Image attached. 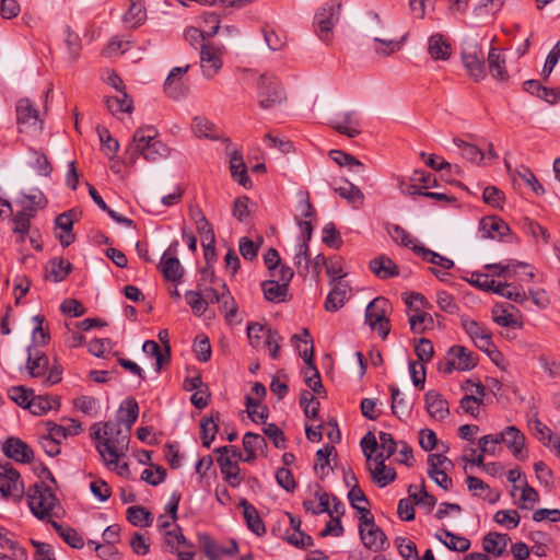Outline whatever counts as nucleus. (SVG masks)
I'll return each instance as SVG.
<instances>
[{"label": "nucleus", "mask_w": 560, "mask_h": 560, "mask_svg": "<svg viewBox=\"0 0 560 560\" xmlns=\"http://www.w3.org/2000/svg\"><path fill=\"white\" fill-rule=\"evenodd\" d=\"M91 438L108 469L115 470L119 476L130 474L127 463L119 464V459L125 457L129 444V435L122 433L119 423L112 421L94 423L91 427Z\"/></svg>", "instance_id": "f257e3e1"}, {"label": "nucleus", "mask_w": 560, "mask_h": 560, "mask_svg": "<svg viewBox=\"0 0 560 560\" xmlns=\"http://www.w3.org/2000/svg\"><path fill=\"white\" fill-rule=\"evenodd\" d=\"M158 135L153 126L138 128L133 133L130 150L151 163L165 159L170 151L167 145L158 139Z\"/></svg>", "instance_id": "f03ea898"}, {"label": "nucleus", "mask_w": 560, "mask_h": 560, "mask_svg": "<svg viewBox=\"0 0 560 560\" xmlns=\"http://www.w3.org/2000/svg\"><path fill=\"white\" fill-rule=\"evenodd\" d=\"M27 501L31 512L40 521H48L56 515L55 508L58 505V499L54 491L44 482H36L27 491Z\"/></svg>", "instance_id": "7ed1b4c3"}, {"label": "nucleus", "mask_w": 560, "mask_h": 560, "mask_svg": "<svg viewBox=\"0 0 560 560\" xmlns=\"http://www.w3.org/2000/svg\"><path fill=\"white\" fill-rule=\"evenodd\" d=\"M341 8L340 0H328L316 11L313 26L315 34L322 42L326 44L331 42L334 27L340 20Z\"/></svg>", "instance_id": "20e7f679"}, {"label": "nucleus", "mask_w": 560, "mask_h": 560, "mask_svg": "<svg viewBox=\"0 0 560 560\" xmlns=\"http://www.w3.org/2000/svg\"><path fill=\"white\" fill-rule=\"evenodd\" d=\"M26 369L32 377H43L45 386H52L62 380L61 366L55 364L49 368L48 357L33 347L27 348Z\"/></svg>", "instance_id": "39448f33"}, {"label": "nucleus", "mask_w": 560, "mask_h": 560, "mask_svg": "<svg viewBox=\"0 0 560 560\" xmlns=\"http://www.w3.org/2000/svg\"><path fill=\"white\" fill-rule=\"evenodd\" d=\"M525 435L521 432L518 428H516L515 425H510L506 427L499 434H488L481 436L479 439V448L483 453L493 455L494 448L488 447V443H492L493 445L503 443L512 452L514 457L522 458L523 448L525 446Z\"/></svg>", "instance_id": "423d86ee"}, {"label": "nucleus", "mask_w": 560, "mask_h": 560, "mask_svg": "<svg viewBox=\"0 0 560 560\" xmlns=\"http://www.w3.org/2000/svg\"><path fill=\"white\" fill-rule=\"evenodd\" d=\"M478 363V355L464 346H452L445 355V361L438 363V370L451 374L454 370L470 371Z\"/></svg>", "instance_id": "0eeeda50"}, {"label": "nucleus", "mask_w": 560, "mask_h": 560, "mask_svg": "<svg viewBox=\"0 0 560 560\" xmlns=\"http://www.w3.org/2000/svg\"><path fill=\"white\" fill-rule=\"evenodd\" d=\"M225 47L207 42L201 43L199 48V66L201 75L207 79H213L223 67V56Z\"/></svg>", "instance_id": "6e6552de"}, {"label": "nucleus", "mask_w": 560, "mask_h": 560, "mask_svg": "<svg viewBox=\"0 0 560 560\" xmlns=\"http://www.w3.org/2000/svg\"><path fill=\"white\" fill-rule=\"evenodd\" d=\"M284 91L278 79L270 73H264L258 81V103L261 108H272L282 103Z\"/></svg>", "instance_id": "1a4fd4ad"}, {"label": "nucleus", "mask_w": 560, "mask_h": 560, "mask_svg": "<svg viewBox=\"0 0 560 560\" xmlns=\"http://www.w3.org/2000/svg\"><path fill=\"white\" fill-rule=\"evenodd\" d=\"M359 532L363 545L375 552L385 550L389 546L386 535L375 525L372 514L360 516Z\"/></svg>", "instance_id": "9d476101"}, {"label": "nucleus", "mask_w": 560, "mask_h": 560, "mask_svg": "<svg viewBox=\"0 0 560 560\" xmlns=\"http://www.w3.org/2000/svg\"><path fill=\"white\" fill-rule=\"evenodd\" d=\"M0 493L5 499L20 500L24 493V485L20 472L11 465H0Z\"/></svg>", "instance_id": "9b49d317"}, {"label": "nucleus", "mask_w": 560, "mask_h": 560, "mask_svg": "<svg viewBox=\"0 0 560 560\" xmlns=\"http://www.w3.org/2000/svg\"><path fill=\"white\" fill-rule=\"evenodd\" d=\"M303 342L305 346L304 350H301V345H298V352L305 363L302 371L304 381L314 393L318 394L323 388V384L319 372L314 363V348L307 346L311 340L304 339Z\"/></svg>", "instance_id": "f8f14e48"}, {"label": "nucleus", "mask_w": 560, "mask_h": 560, "mask_svg": "<svg viewBox=\"0 0 560 560\" xmlns=\"http://www.w3.org/2000/svg\"><path fill=\"white\" fill-rule=\"evenodd\" d=\"M428 475L434 482L444 490H450L453 486L452 479L447 476L446 470L453 467V463L442 454H430L428 456Z\"/></svg>", "instance_id": "ddd939ff"}, {"label": "nucleus", "mask_w": 560, "mask_h": 560, "mask_svg": "<svg viewBox=\"0 0 560 560\" xmlns=\"http://www.w3.org/2000/svg\"><path fill=\"white\" fill-rule=\"evenodd\" d=\"M198 544L209 560H220L225 556H234L238 551L235 539H231L229 546L219 545L209 534H198Z\"/></svg>", "instance_id": "4468645a"}, {"label": "nucleus", "mask_w": 560, "mask_h": 560, "mask_svg": "<svg viewBox=\"0 0 560 560\" xmlns=\"http://www.w3.org/2000/svg\"><path fill=\"white\" fill-rule=\"evenodd\" d=\"M177 246L178 242H173L168 248L164 252L160 264L159 269L162 272L163 277L173 282H177L183 278L184 269L179 259L176 257L177 255Z\"/></svg>", "instance_id": "2eb2a0df"}, {"label": "nucleus", "mask_w": 560, "mask_h": 560, "mask_svg": "<svg viewBox=\"0 0 560 560\" xmlns=\"http://www.w3.org/2000/svg\"><path fill=\"white\" fill-rule=\"evenodd\" d=\"M16 120L21 132L42 129L38 110L28 98H22L18 102Z\"/></svg>", "instance_id": "dca6fc26"}, {"label": "nucleus", "mask_w": 560, "mask_h": 560, "mask_svg": "<svg viewBox=\"0 0 560 560\" xmlns=\"http://www.w3.org/2000/svg\"><path fill=\"white\" fill-rule=\"evenodd\" d=\"M329 126L348 138H355L362 132L361 120L355 110L338 114L329 120Z\"/></svg>", "instance_id": "f3484780"}, {"label": "nucleus", "mask_w": 560, "mask_h": 560, "mask_svg": "<svg viewBox=\"0 0 560 560\" xmlns=\"http://www.w3.org/2000/svg\"><path fill=\"white\" fill-rule=\"evenodd\" d=\"M189 69L190 66L186 65L184 67H175L171 70L164 82V92L168 97L178 100L187 94L188 85L184 77Z\"/></svg>", "instance_id": "a211bd4d"}, {"label": "nucleus", "mask_w": 560, "mask_h": 560, "mask_svg": "<svg viewBox=\"0 0 560 560\" xmlns=\"http://www.w3.org/2000/svg\"><path fill=\"white\" fill-rule=\"evenodd\" d=\"M464 67L475 81H480L486 77V66L483 54L477 46L464 49L462 54Z\"/></svg>", "instance_id": "6ab92c4d"}, {"label": "nucleus", "mask_w": 560, "mask_h": 560, "mask_svg": "<svg viewBox=\"0 0 560 560\" xmlns=\"http://www.w3.org/2000/svg\"><path fill=\"white\" fill-rule=\"evenodd\" d=\"M2 452L5 456L22 464L30 463L34 457L32 448L21 439L13 436L3 443Z\"/></svg>", "instance_id": "aec40b11"}, {"label": "nucleus", "mask_w": 560, "mask_h": 560, "mask_svg": "<svg viewBox=\"0 0 560 560\" xmlns=\"http://www.w3.org/2000/svg\"><path fill=\"white\" fill-rule=\"evenodd\" d=\"M511 231L510 226L499 217H486L479 223L478 234L480 238H502Z\"/></svg>", "instance_id": "412c9836"}, {"label": "nucleus", "mask_w": 560, "mask_h": 560, "mask_svg": "<svg viewBox=\"0 0 560 560\" xmlns=\"http://www.w3.org/2000/svg\"><path fill=\"white\" fill-rule=\"evenodd\" d=\"M425 408L429 415L435 420H444L448 413V404L436 390H429L424 395Z\"/></svg>", "instance_id": "4be33fe9"}, {"label": "nucleus", "mask_w": 560, "mask_h": 560, "mask_svg": "<svg viewBox=\"0 0 560 560\" xmlns=\"http://www.w3.org/2000/svg\"><path fill=\"white\" fill-rule=\"evenodd\" d=\"M55 225L61 231L60 233H56V237L59 240L60 244L63 247L71 245L75 240V235L72 232L73 211L70 210L59 214L55 220Z\"/></svg>", "instance_id": "5701e85b"}, {"label": "nucleus", "mask_w": 560, "mask_h": 560, "mask_svg": "<svg viewBox=\"0 0 560 560\" xmlns=\"http://www.w3.org/2000/svg\"><path fill=\"white\" fill-rule=\"evenodd\" d=\"M238 506L243 509V516L247 527L257 536H262L266 533V527L257 509L246 499H242Z\"/></svg>", "instance_id": "b1692460"}, {"label": "nucleus", "mask_w": 560, "mask_h": 560, "mask_svg": "<svg viewBox=\"0 0 560 560\" xmlns=\"http://www.w3.org/2000/svg\"><path fill=\"white\" fill-rule=\"evenodd\" d=\"M223 479L232 487L237 488L242 478L240 476V467L236 460H233L229 455H220L217 459Z\"/></svg>", "instance_id": "393cba45"}, {"label": "nucleus", "mask_w": 560, "mask_h": 560, "mask_svg": "<svg viewBox=\"0 0 560 560\" xmlns=\"http://www.w3.org/2000/svg\"><path fill=\"white\" fill-rule=\"evenodd\" d=\"M197 231L200 234L201 245L205 250V258L208 259V253L214 255L215 235L211 224L202 212H199V219L196 220Z\"/></svg>", "instance_id": "a878e982"}, {"label": "nucleus", "mask_w": 560, "mask_h": 560, "mask_svg": "<svg viewBox=\"0 0 560 560\" xmlns=\"http://www.w3.org/2000/svg\"><path fill=\"white\" fill-rule=\"evenodd\" d=\"M371 271L380 279H389L398 276V266L387 256H378L370 261Z\"/></svg>", "instance_id": "bb28decb"}, {"label": "nucleus", "mask_w": 560, "mask_h": 560, "mask_svg": "<svg viewBox=\"0 0 560 560\" xmlns=\"http://www.w3.org/2000/svg\"><path fill=\"white\" fill-rule=\"evenodd\" d=\"M428 52L434 60H447L452 52L451 44L440 33L433 34L428 40Z\"/></svg>", "instance_id": "cd10ccee"}, {"label": "nucleus", "mask_w": 560, "mask_h": 560, "mask_svg": "<svg viewBox=\"0 0 560 560\" xmlns=\"http://www.w3.org/2000/svg\"><path fill=\"white\" fill-rule=\"evenodd\" d=\"M435 537L453 551L465 552L470 548V540L468 538L455 535L446 528L439 530Z\"/></svg>", "instance_id": "c85d7f7f"}, {"label": "nucleus", "mask_w": 560, "mask_h": 560, "mask_svg": "<svg viewBox=\"0 0 560 560\" xmlns=\"http://www.w3.org/2000/svg\"><path fill=\"white\" fill-rule=\"evenodd\" d=\"M220 412L212 411L210 417H203L200 421V439L205 447H210L219 430Z\"/></svg>", "instance_id": "c756f323"}, {"label": "nucleus", "mask_w": 560, "mask_h": 560, "mask_svg": "<svg viewBox=\"0 0 560 560\" xmlns=\"http://www.w3.org/2000/svg\"><path fill=\"white\" fill-rule=\"evenodd\" d=\"M509 541L508 534L491 532L483 537L482 547L487 553L500 557L505 551Z\"/></svg>", "instance_id": "7c9ffc66"}, {"label": "nucleus", "mask_w": 560, "mask_h": 560, "mask_svg": "<svg viewBox=\"0 0 560 560\" xmlns=\"http://www.w3.org/2000/svg\"><path fill=\"white\" fill-rule=\"evenodd\" d=\"M334 287L328 293L325 301V308L327 312H337L339 311L346 299L348 293V284L342 281L332 282Z\"/></svg>", "instance_id": "2f4dec72"}, {"label": "nucleus", "mask_w": 560, "mask_h": 560, "mask_svg": "<svg viewBox=\"0 0 560 560\" xmlns=\"http://www.w3.org/2000/svg\"><path fill=\"white\" fill-rule=\"evenodd\" d=\"M230 171L232 177L243 187L249 188L252 180L247 175V167L244 163L243 156L237 151H234L230 158Z\"/></svg>", "instance_id": "473e14b6"}, {"label": "nucleus", "mask_w": 560, "mask_h": 560, "mask_svg": "<svg viewBox=\"0 0 560 560\" xmlns=\"http://www.w3.org/2000/svg\"><path fill=\"white\" fill-rule=\"evenodd\" d=\"M59 407L60 401L57 397L33 394L28 410L35 416H42L50 410L58 409Z\"/></svg>", "instance_id": "72a5a7b5"}, {"label": "nucleus", "mask_w": 560, "mask_h": 560, "mask_svg": "<svg viewBox=\"0 0 560 560\" xmlns=\"http://www.w3.org/2000/svg\"><path fill=\"white\" fill-rule=\"evenodd\" d=\"M105 104L113 115L133 110V102L126 92H120L116 96H106Z\"/></svg>", "instance_id": "f704fd0d"}, {"label": "nucleus", "mask_w": 560, "mask_h": 560, "mask_svg": "<svg viewBox=\"0 0 560 560\" xmlns=\"http://www.w3.org/2000/svg\"><path fill=\"white\" fill-rule=\"evenodd\" d=\"M412 250L420 255L423 260L439 266L445 270H448L454 267V261L445 256L440 255L422 245H413Z\"/></svg>", "instance_id": "c9c22d12"}, {"label": "nucleus", "mask_w": 560, "mask_h": 560, "mask_svg": "<svg viewBox=\"0 0 560 560\" xmlns=\"http://www.w3.org/2000/svg\"><path fill=\"white\" fill-rule=\"evenodd\" d=\"M36 208L23 206L22 210L16 212L13 218V232L15 234H27L31 229V219L35 215Z\"/></svg>", "instance_id": "e433bc0d"}, {"label": "nucleus", "mask_w": 560, "mask_h": 560, "mask_svg": "<svg viewBox=\"0 0 560 560\" xmlns=\"http://www.w3.org/2000/svg\"><path fill=\"white\" fill-rule=\"evenodd\" d=\"M51 526L56 530L59 537L63 539L66 544L75 549H81L84 546V539L79 533L70 527L63 526L55 521H50Z\"/></svg>", "instance_id": "4c0bfd02"}, {"label": "nucleus", "mask_w": 560, "mask_h": 560, "mask_svg": "<svg viewBox=\"0 0 560 560\" xmlns=\"http://www.w3.org/2000/svg\"><path fill=\"white\" fill-rule=\"evenodd\" d=\"M71 270V264L63 258H54L48 262L46 278L54 282L62 281Z\"/></svg>", "instance_id": "58836bf2"}, {"label": "nucleus", "mask_w": 560, "mask_h": 560, "mask_svg": "<svg viewBox=\"0 0 560 560\" xmlns=\"http://www.w3.org/2000/svg\"><path fill=\"white\" fill-rule=\"evenodd\" d=\"M126 517L129 523L138 527H149L153 523L152 514L140 505L129 506L126 511Z\"/></svg>", "instance_id": "ea45409f"}, {"label": "nucleus", "mask_w": 560, "mask_h": 560, "mask_svg": "<svg viewBox=\"0 0 560 560\" xmlns=\"http://www.w3.org/2000/svg\"><path fill=\"white\" fill-rule=\"evenodd\" d=\"M488 65L493 78L500 81H506L509 79V74L505 69V59L498 52L495 48H491L489 50Z\"/></svg>", "instance_id": "a19ab883"}, {"label": "nucleus", "mask_w": 560, "mask_h": 560, "mask_svg": "<svg viewBox=\"0 0 560 560\" xmlns=\"http://www.w3.org/2000/svg\"><path fill=\"white\" fill-rule=\"evenodd\" d=\"M264 296L270 302H282L285 299L288 285L277 280H268L261 283Z\"/></svg>", "instance_id": "79ce46f5"}, {"label": "nucleus", "mask_w": 560, "mask_h": 560, "mask_svg": "<svg viewBox=\"0 0 560 560\" xmlns=\"http://www.w3.org/2000/svg\"><path fill=\"white\" fill-rule=\"evenodd\" d=\"M293 262L300 276L306 277L308 275L311 258L308 253V244L306 242H301L296 245Z\"/></svg>", "instance_id": "37998d69"}, {"label": "nucleus", "mask_w": 560, "mask_h": 560, "mask_svg": "<svg viewBox=\"0 0 560 560\" xmlns=\"http://www.w3.org/2000/svg\"><path fill=\"white\" fill-rule=\"evenodd\" d=\"M392 394V411L399 419H406L411 413V407L406 401V399L401 396L399 388L395 385H390L389 387Z\"/></svg>", "instance_id": "c03bdc74"}, {"label": "nucleus", "mask_w": 560, "mask_h": 560, "mask_svg": "<svg viewBox=\"0 0 560 560\" xmlns=\"http://www.w3.org/2000/svg\"><path fill=\"white\" fill-rule=\"evenodd\" d=\"M147 19L145 7L141 1H132L124 15V22L131 28L138 27Z\"/></svg>", "instance_id": "a18cd8bd"}, {"label": "nucleus", "mask_w": 560, "mask_h": 560, "mask_svg": "<svg viewBox=\"0 0 560 560\" xmlns=\"http://www.w3.org/2000/svg\"><path fill=\"white\" fill-rule=\"evenodd\" d=\"M404 301L409 311L413 312L415 315H429L428 312L432 308L430 302L421 293L411 292L405 294Z\"/></svg>", "instance_id": "49530a36"}, {"label": "nucleus", "mask_w": 560, "mask_h": 560, "mask_svg": "<svg viewBox=\"0 0 560 560\" xmlns=\"http://www.w3.org/2000/svg\"><path fill=\"white\" fill-rule=\"evenodd\" d=\"M335 191L355 209L360 208L364 202L363 192L359 187L351 183H347L345 186L336 187Z\"/></svg>", "instance_id": "de8ad7c7"}, {"label": "nucleus", "mask_w": 560, "mask_h": 560, "mask_svg": "<svg viewBox=\"0 0 560 560\" xmlns=\"http://www.w3.org/2000/svg\"><path fill=\"white\" fill-rule=\"evenodd\" d=\"M47 431L60 441L71 435H78L82 431V425L77 420L71 419L68 425H61L52 422H47Z\"/></svg>", "instance_id": "09e8293b"}, {"label": "nucleus", "mask_w": 560, "mask_h": 560, "mask_svg": "<svg viewBox=\"0 0 560 560\" xmlns=\"http://www.w3.org/2000/svg\"><path fill=\"white\" fill-rule=\"evenodd\" d=\"M34 327L32 330V345L35 349L36 347L46 346L50 340L48 326L45 325V317H33Z\"/></svg>", "instance_id": "8fccbe9b"}, {"label": "nucleus", "mask_w": 560, "mask_h": 560, "mask_svg": "<svg viewBox=\"0 0 560 560\" xmlns=\"http://www.w3.org/2000/svg\"><path fill=\"white\" fill-rule=\"evenodd\" d=\"M453 142L460 150L462 155L466 160L476 164H481V162L486 160L485 152L477 145L467 143L459 138H454Z\"/></svg>", "instance_id": "3c124183"}, {"label": "nucleus", "mask_w": 560, "mask_h": 560, "mask_svg": "<svg viewBox=\"0 0 560 560\" xmlns=\"http://www.w3.org/2000/svg\"><path fill=\"white\" fill-rule=\"evenodd\" d=\"M315 497L317 498L318 502L316 503L313 500H305L303 502L304 510L314 515L329 512L330 494L319 489L315 492Z\"/></svg>", "instance_id": "603ef678"}, {"label": "nucleus", "mask_w": 560, "mask_h": 560, "mask_svg": "<svg viewBox=\"0 0 560 560\" xmlns=\"http://www.w3.org/2000/svg\"><path fill=\"white\" fill-rule=\"evenodd\" d=\"M119 412L124 413V416L119 417V421L125 423L127 430L130 431L139 416L137 400L135 398H127L120 406Z\"/></svg>", "instance_id": "864d4df0"}, {"label": "nucleus", "mask_w": 560, "mask_h": 560, "mask_svg": "<svg viewBox=\"0 0 560 560\" xmlns=\"http://www.w3.org/2000/svg\"><path fill=\"white\" fill-rule=\"evenodd\" d=\"M352 481H354V485L351 487V489L348 492V499L353 509H355L361 515H370L371 512L368 508L361 506L359 503L364 502L369 503L366 495L361 490L357 482V478L354 475H351Z\"/></svg>", "instance_id": "5fc2aeb1"}, {"label": "nucleus", "mask_w": 560, "mask_h": 560, "mask_svg": "<svg viewBox=\"0 0 560 560\" xmlns=\"http://www.w3.org/2000/svg\"><path fill=\"white\" fill-rule=\"evenodd\" d=\"M245 404L248 417L254 422H266L269 416V409L267 406L261 405V402H259L258 399H254V397L252 396L245 397Z\"/></svg>", "instance_id": "6e6d98bb"}, {"label": "nucleus", "mask_w": 560, "mask_h": 560, "mask_svg": "<svg viewBox=\"0 0 560 560\" xmlns=\"http://www.w3.org/2000/svg\"><path fill=\"white\" fill-rule=\"evenodd\" d=\"M368 469L371 472L373 481L380 487L384 488L396 478V471L392 467H372V463L368 464Z\"/></svg>", "instance_id": "4d7b16f0"}, {"label": "nucleus", "mask_w": 560, "mask_h": 560, "mask_svg": "<svg viewBox=\"0 0 560 560\" xmlns=\"http://www.w3.org/2000/svg\"><path fill=\"white\" fill-rule=\"evenodd\" d=\"M164 541L172 552L177 551L179 546H185L188 548L192 547V545L186 540L179 526H175L173 529L165 530Z\"/></svg>", "instance_id": "13d9d810"}, {"label": "nucleus", "mask_w": 560, "mask_h": 560, "mask_svg": "<svg viewBox=\"0 0 560 560\" xmlns=\"http://www.w3.org/2000/svg\"><path fill=\"white\" fill-rule=\"evenodd\" d=\"M528 428L533 432L534 436L545 446H549L551 444L553 433L550 428L544 424L538 418L530 419L528 421Z\"/></svg>", "instance_id": "bf43d9fd"}, {"label": "nucleus", "mask_w": 560, "mask_h": 560, "mask_svg": "<svg viewBox=\"0 0 560 560\" xmlns=\"http://www.w3.org/2000/svg\"><path fill=\"white\" fill-rule=\"evenodd\" d=\"M392 312L393 306L389 300L384 296H377L366 305L364 315L383 316L388 315Z\"/></svg>", "instance_id": "052dcab7"}, {"label": "nucleus", "mask_w": 560, "mask_h": 560, "mask_svg": "<svg viewBox=\"0 0 560 560\" xmlns=\"http://www.w3.org/2000/svg\"><path fill=\"white\" fill-rule=\"evenodd\" d=\"M522 229L524 232L532 236L536 242L539 241V238L542 240L545 244L549 242V233L546 228L541 226L538 222L525 218L522 221Z\"/></svg>", "instance_id": "680f3d73"}, {"label": "nucleus", "mask_w": 560, "mask_h": 560, "mask_svg": "<svg viewBox=\"0 0 560 560\" xmlns=\"http://www.w3.org/2000/svg\"><path fill=\"white\" fill-rule=\"evenodd\" d=\"M300 405L304 413L310 419H317L319 411L318 399L308 390H303L300 395Z\"/></svg>", "instance_id": "e2e57ef3"}, {"label": "nucleus", "mask_w": 560, "mask_h": 560, "mask_svg": "<svg viewBox=\"0 0 560 560\" xmlns=\"http://www.w3.org/2000/svg\"><path fill=\"white\" fill-rule=\"evenodd\" d=\"M34 390L23 385L12 386L8 389L9 397L19 406L28 409Z\"/></svg>", "instance_id": "0e129e2a"}, {"label": "nucleus", "mask_w": 560, "mask_h": 560, "mask_svg": "<svg viewBox=\"0 0 560 560\" xmlns=\"http://www.w3.org/2000/svg\"><path fill=\"white\" fill-rule=\"evenodd\" d=\"M374 43L376 44V46L374 47V51L380 56L386 57L401 49L404 38H401V40H394L374 37Z\"/></svg>", "instance_id": "69168bd1"}, {"label": "nucleus", "mask_w": 560, "mask_h": 560, "mask_svg": "<svg viewBox=\"0 0 560 560\" xmlns=\"http://www.w3.org/2000/svg\"><path fill=\"white\" fill-rule=\"evenodd\" d=\"M191 129L198 138H215V126L205 117H195Z\"/></svg>", "instance_id": "338daca9"}, {"label": "nucleus", "mask_w": 560, "mask_h": 560, "mask_svg": "<svg viewBox=\"0 0 560 560\" xmlns=\"http://www.w3.org/2000/svg\"><path fill=\"white\" fill-rule=\"evenodd\" d=\"M97 135L105 154L110 159L114 158L119 150L118 141L110 136L108 129L105 127H97Z\"/></svg>", "instance_id": "774afa93"}]
</instances>
